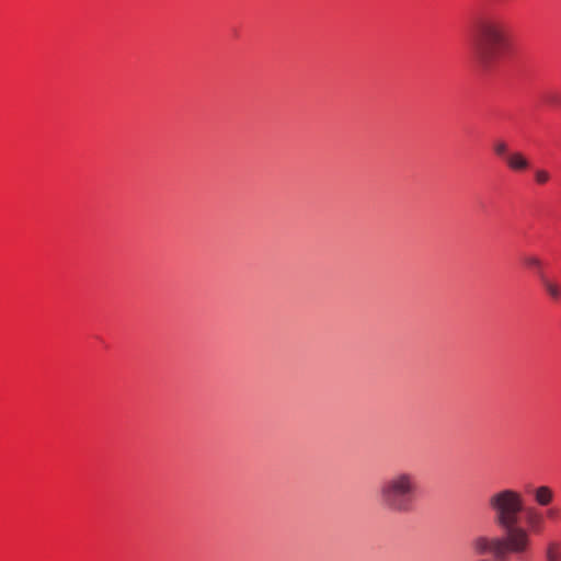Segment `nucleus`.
Listing matches in <instances>:
<instances>
[{"mask_svg":"<svg viewBox=\"0 0 561 561\" xmlns=\"http://www.w3.org/2000/svg\"><path fill=\"white\" fill-rule=\"evenodd\" d=\"M504 162L513 172H524L530 167L529 160L519 151L511 152Z\"/></svg>","mask_w":561,"mask_h":561,"instance_id":"4","label":"nucleus"},{"mask_svg":"<svg viewBox=\"0 0 561 561\" xmlns=\"http://www.w3.org/2000/svg\"><path fill=\"white\" fill-rule=\"evenodd\" d=\"M493 152L499 158H502L503 160L506 159V157L511 153L508 150V145L504 140H495L493 142Z\"/></svg>","mask_w":561,"mask_h":561,"instance_id":"8","label":"nucleus"},{"mask_svg":"<svg viewBox=\"0 0 561 561\" xmlns=\"http://www.w3.org/2000/svg\"><path fill=\"white\" fill-rule=\"evenodd\" d=\"M540 282H541V285L543 286L546 293L548 294V296L551 299H553V300L560 299V297H561V287H560V285L558 283L549 279L543 274H540Z\"/></svg>","mask_w":561,"mask_h":561,"instance_id":"6","label":"nucleus"},{"mask_svg":"<svg viewBox=\"0 0 561 561\" xmlns=\"http://www.w3.org/2000/svg\"><path fill=\"white\" fill-rule=\"evenodd\" d=\"M550 178V173L545 169H537L534 172L535 182L539 185L548 183Z\"/></svg>","mask_w":561,"mask_h":561,"instance_id":"9","label":"nucleus"},{"mask_svg":"<svg viewBox=\"0 0 561 561\" xmlns=\"http://www.w3.org/2000/svg\"><path fill=\"white\" fill-rule=\"evenodd\" d=\"M531 494H533L534 501L539 506H548L553 501V497H554V493H553L552 489L548 485H540V486L535 488L531 491Z\"/></svg>","mask_w":561,"mask_h":561,"instance_id":"5","label":"nucleus"},{"mask_svg":"<svg viewBox=\"0 0 561 561\" xmlns=\"http://www.w3.org/2000/svg\"><path fill=\"white\" fill-rule=\"evenodd\" d=\"M524 263L529 266L534 267L536 270H540L542 267V262L539 257L529 255L524 259Z\"/></svg>","mask_w":561,"mask_h":561,"instance_id":"10","label":"nucleus"},{"mask_svg":"<svg viewBox=\"0 0 561 561\" xmlns=\"http://www.w3.org/2000/svg\"><path fill=\"white\" fill-rule=\"evenodd\" d=\"M548 102H550V103H552V104H553V103H557V102H558V100H557V98H554V96H550V98H548Z\"/></svg>","mask_w":561,"mask_h":561,"instance_id":"12","label":"nucleus"},{"mask_svg":"<svg viewBox=\"0 0 561 561\" xmlns=\"http://www.w3.org/2000/svg\"><path fill=\"white\" fill-rule=\"evenodd\" d=\"M470 38L478 65L484 70L493 69L507 48L504 19L495 13L477 16L470 27Z\"/></svg>","mask_w":561,"mask_h":561,"instance_id":"2","label":"nucleus"},{"mask_svg":"<svg viewBox=\"0 0 561 561\" xmlns=\"http://www.w3.org/2000/svg\"><path fill=\"white\" fill-rule=\"evenodd\" d=\"M419 489L414 472L397 470L382 480L377 494L380 505L387 511L409 513L416 502Z\"/></svg>","mask_w":561,"mask_h":561,"instance_id":"3","label":"nucleus"},{"mask_svg":"<svg viewBox=\"0 0 561 561\" xmlns=\"http://www.w3.org/2000/svg\"><path fill=\"white\" fill-rule=\"evenodd\" d=\"M546 515L551 520H557L560 517V511L556 507H550L546 511Z\"/></svg>","mask_w":561,"mask_h":561,"instance_id":"11","label":"nucleus"},{"mask_svg":"<svg viewBox=\"0 0 561 561\" xmlns=\"http://www.w3.org/2000/svg\"><path fill=\"white\" fill-rule=\"evenodd\" d=\"M488 507L493 514L494 524L505 535L473 537L470 542L472 552L478 557L491 554L494 561H506L510 554H525L530 547V536L525 528L518 526L524 511L522 493L513 489H501L490 494Z\"/></svg>","mask_w":561,"mask_h":561,"instance_id":"1","label":"nucleus"},{"mask_svg":"<svg viewBox=\"0 0 561 561\" xmlns=\"http://www.w3.org/2000/svg\"><path fill=\"white\" fill-rule=\"evenodd\" d=\"M546 561H561V542L550 541L545 548Z\"/></svg>","mask_w":561,"mask_h":561,"instance_id":"7","label":"nucleus"}]
</instances>
